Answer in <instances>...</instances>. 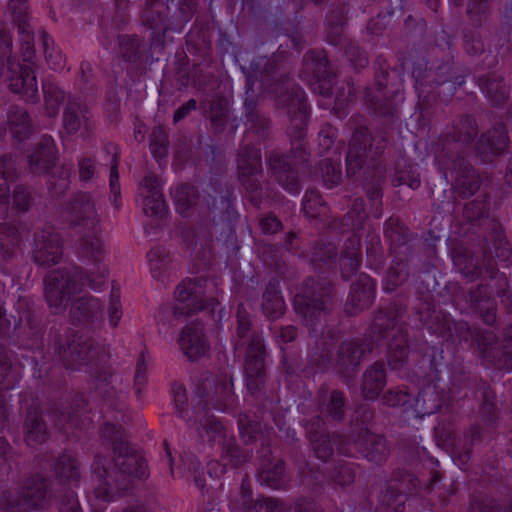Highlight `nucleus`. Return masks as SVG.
<instances>
[{"instance_id": "nucleus-20", "label": "nucleus", "mask_w": 512, "mask_h": 512, "mask_svg": "<svg viewBox=\"0 0 512 512\" xmlns=\"http://www.w3.org/2000/svg\"><path fill=\"white\" fill-rule=\"evenodd\" d=\"M352 441L356 450L369 462L384 463L390 453L387 440L383 435L372 433L369 429H361L357 434L352 431Z\"/></svg>"}, {"instance_id": "nucleus-47", "label": "nucleus", "mask_w": 512, "mask_h": 512, "mask_svg": "<svg viewBox=\"0 0 512 512\" xmlns=\"http://www.w3.org/2000/svg\"><path fill=\"white\" fill-rule=\"evenodd\" d=\"M56 476L63 482L76 484L80 478V462L71 452H63L54 463Z\"/></svg>"}, {"instance_id": "nucleus-49", "label": "nucleus", "mask_w": 512, "mask_h": 512, "mask_svg": "<svg viewBox=\"0 0 512 512\" xmlns=\"http://www.w3.org/2000/svg\"><path fill=\"white\" fill-rule=\"evenodd\" d=\"M375 66V85L378 92L397 89L401 82V74L398 70L392 69L387 65V62L381 56L377 57L374 63Z\"/></svg>"}, {"instance_id": "nucleus-23", "label": "nucleus", "mask_w": 512, "mask_h": 512, "mask_svg": "<svg viewBox=\"0 0 512 512\" xmlns=\"http://www.w3.org/2000/svg\"><path fill=\"white\" fill-rule=\"evenodd\" d=\"M139 193L143 198V212L150 217L161 218L166 212V202L156 175L149 174L139 184Z\"/></svg>"}, {"instance_id": "nucleus-61", "label": "nucleus", "mask_w": 512, "mask_h": 512, "mask_svg": "<svg viewBox=\"0 0 512 512\" xmlns=\"http://www.w3.org/2000/svg\"><path fill=\"white\" fill-rule=\"evenodd\" d=\"M186 45L190 53L207 54L211 45L208 30L196 25L193 26L186 35Z\"/></svg>"}, {"instance_id": "nucleus-63", "label": "nucleus", "mask_w": 512, "mask_h": 512, "mask_svg": "<svg viewBox=\"0 0 512 512\" xmlns=\"http://www.w3.org/2000/svg\"><path fill=\"white\" fill-rule=\"evenodd\" d=\"M414 395L404 386L388 389L382 396L381 401L388 407H412Z\"/></svg>"}, {"instance_id": "nucleus-10", "label": "nucleus", "mask_w": 512, "mask_h": 512, "mask_svg": "<svg viewBox=\"0 0 512 512\" xmlns=\"http://www.w3.org/2000/svg\"><path fill=\"white\" fill-rule=\"evenodd\" d=\"M333 286L327 281L309 279L305 282V289L294 299V309L302 318L305 325L312 328L320 323L332 310Z\"/></svg>"}, {"instance_id": "nucleus-31", "label": "nucleus", "mask_w": 512, "mask_h": 512, "mask_svg": "<svg viewBox=\"0 0 512 512\" xmlns=\"http://www.w3.org/2000/svg\"><path fill=\"white\" fill-rule=\"evenodd\" d=\"M62 125L69 135L76 134L83 127L89 128V110L79 98L68 96L63 109Z\"/></svg>"}, {"instance_id": "nucleus-7", "label": "nucleus", "mask_w": 512, "mask_h": 512, "mask_svg": "<svg viewBox=\"0 0 512 512\" xmlns=\"http://www.w3.org/2000/svg\"><path fill=\"white\" fill-rule=\"evenodd\" d=\"M55 351L66 369L79 371L85 368L89 375L104 365L108 358L102 345L78 333L67 335L64 342L56 345Z\"/></svg>"}, {"instance_id": "nucleus-56", "label": "nucleus", "mask_w": 512, "mask_h": 512, "mask_svg": "<svg viewBox=\"0 0 512 512\" xmlns=\"http://www.w3.org/2000/svg\"><path fill=\"white\" fill-rule=\"evenodd\" d=\"M229 113V101L226 97L216 94L212 97L209 110H208V118L214 128L215 132L223 131Z\"/></svg>"}, {"instance_id": "nucleus-8", "label": "nucleus", "mask_w": 512, "mask_h": 512, "mask_svg": "<svg viewBox=\"0 0 512 512\" xmlns=\"http://www.w3.org/2000/svg\"><path fill=\"white\" fill-rule=\"evenodd\" d=\"M91 278L83 268L74 266L50 272L44 278V295L53 314L63 313L72 295L81 291Z\"/></svg>"}, {"instance_id": "nucleus-45", "label": "nucleus", "mask_w": 512, "mask_h": 512, "mask_svg": "<svg viewBox=\"0 0 512 512\" xmlns=\"http://www.w3.org/2000/svg\"><path fill=\"white\" fill-rule=\"evenodd\" d=\"M397 93V89L375 92L372 88H367L365 99L368 108L379 116H393L396 112V106L392 101V96Z\"/></svg>"}, {"instance_id": "nucleus-54", "label": "nucleus", "mask_w": 512, "mask_h": 512, "mask_svg": "<svg viewBox=\"0 0 512 512\" xmlns=\"http://www.w3.org/2000/svg\"><path fill=\"white\" fill-rule=\"evenodd\" d=\"M193 425L195 426L199 436L204 438L206 435L208 436L209 441L216 440V438L223 440L224 437H228L226 429L222 423L213 415L204 413L203 415L197 416L193 420Z\"/></svg>"}, {"instance_id": "nucleus-39", "label": "nucleus", "mask_w": 512, "mask_h": 512, "mask_svg": "<svg viewBox=\"0 0 512 512\" xmlns=\"http://www.w3.org/2000/svg\"><path fill=\"white\" fill-rule=\"evenodd\" d=\"M24 440L29 446L44 443L49 437V431L42 414L36 408H30L23 424Z\"/></svg>"}, {"instance_id": "nucleus-59", "label": "nucleus", "mask_w": 512, "mask_h": 512, "mask_svg": "<svg viewBox=\"0 0 512 512\" xmlns=\"http://www.w3.org/2000/svg\"><path fill=\"white\" fill-rule=\"evenodd\" d=\"M263 173H239L238 179L246 193V197L255 207L259 208L262 202L263 189L260 177Z\"/></svg>"}, {"instance_id": "nucleus-51", "label": "nucleus", "mask_w": 512, "mask_h": 512, "mask_svg": "<svg viewBox=\"0 0 512 512\" xmlns=\"http://www.w3.org/2000/svg\"><path fill=\"white\" fill-rule=\"evenodd\" d=\"M419 315L420 321L433 333L444 338L450 336L451 322L445 314L427 306L425 310L419 312Z\"/></svg>"}, {"instance_id": "nucleus-27", "label": "nucleus", "mask_w": 512, "mask_h": 512, "mask_svg": "<svg viewBox=\"0 0 512 512\" xmlns=\"http://www.w3.org/2000/svg\"><path fill=\"white\" fill-rule=\"evenodd\" d=\"M69 315L73 323L91 325L103 320V304L92 295H84L73 300Z\"/></svg>"}, {"instance_id": "nucleus-35", "label": "nucleus", "mask_w": 512, "mask_h": 512, "mask_svg": "<svg viewBox=\"0 0 512 512\" xmlns=\"http://www.w3.org/2000/svg\"><path fill=\"white\" fill-rule=\"evenodd\" d=\"M384 236L390 241V251L394 255L411 254V234L398 217H390L384 224Z\"/></svg>"}, {"instance_id": "nucleus-12", "label": "nucleus", "mask_w": 512, "mask_h": 512, "mask_svg": "<svg viewBox=\"0 0 512 512\" xmlns=\"http://www.w3.org/2000/svg\"><path fill=\"white\" fill-rule=\"evenodd\" d=\"M196 393L204 402L203 409L210 406L219 411H227L237 400L232 376L226 372L204 378Z\"/></svg>"}, {"instance_id": "nucleus-13", "label": "nucleus", "mask_w": 512, "mask_h": 512, "mask_svg": "<svg viewBox=\"0 0 512 512\" xmlns=\"http://www.w3.org/2000/svg\"><path fill=\"white\" fill-rule=\"evenodd\" d=\"M299 77L307 82L315 93L324 97L331 96L334 73L329 67L325 51H307L303 56Z\"/></svg>"}, {"instance_id": "nucleus-32", "label": "nucleus", "mask_w": 512, "mask_h": 512, "mask_svg": "<svg viewBox=\"0 0 512 512\" xmlns=\"http://www.w3.org/2000/svg\"><path fill=\"white\" fill-rule=\"evenodd\" d=\"M56 149L50 136L41 137L32 153L28 155V167L32 174H46L55 165Z\"/></svg>"}, {"instance_id": "nucleus-41", "label": "nucleus", "mask_w": 512, "mask_h": 512, "mask_svg": "<svg viewBox=\"0 0 512 512\" xmlns=\"http://www.w3.org/2000/svg\"><path fill=\"white\" fill-rule=\"evenodd\" d=\"M477 82L492 105L501 106L509 98L510 88L500 75L488 73L479 77Z\"/></svg>"}, {"instance_id": "nucleus-21", "label": "nucleus", "mask_w": 512, "mask_h": 512, "mask_svg": "<svg viewBox=\"0 0 512 512\" xmlns=\"http://www.w3.org/2000/svg\"><path fill=\"white\" fill-rule=\"evenodd\" d=\"M178 343L183 354L191 361H197L209 351V341L204 332V324L195 320L185 325Z\"/></svg>"}, {"instance_id": "nucleus-25", "label": "nucleus", "mask_w": 512, "mask_h": 512, "mask_svg": "<svg viewBox=\"0 0 512 512\" xmlns=\"http://www.w3.org/2000/svg\"><path fill=\"white\" fill-rule=\"evenodd\" d=\"M406 311L407 305L402 302H395L385 310H380L374 318L372 332L382 338L399 335L400 327L405 330L400 320Z\"/></svg>"}, {"instance_id": "nucleus-14", "label": "nucleus", "mask_w": 512, "mask_h": 512, "mask_svg": "<svg viewBox=\"0 0 512 512\" xmlns=\"http://www.w3.org/2000/svg\"><path fill=\"white\" fill-rule=\"evenodd\" d=\"M266 349L256 336L247 347L244 359V374L246 388L254 398H259L266 392L267 371L265 367Z\"/></svg>"}, {"instance_id": "nucleus-60", "label": "nucleus", "mask_w": 512, "mask_h": 512, "mask_svg": "<svg viewBox=\"0 0 512 512\" xmlns=\"http://www.w3.org/2000/svg\"><path fill=\"white\" fill-rule=\"evenodd\" d=\"M147 259L152 276L164 281L171 262L169 252L163 247H154L147 253Z\"/></svg>"}, {"instance_id": "nucleus-5", "label": "nucleus", "mask_w": 512, "mask_h": 512, "mask_svg": "<svg viewBox=\"0 0 512 512\" xmlns=\"http://www.w3.org/2000/svg\"><path fill=\"white\" fill-rule=\"evenodd\" d=\"M197 9V0H145L142 22L152 31V45H163L167 33H181Z\"/></svg>"}, {"instance_id": "nucleus-55", "label": "nucleus", "mask_w": 512, "mask_h": 512, "mask_svg": "<svg viewBox=\"0 0 512 512\" xmlns=\"http://www.w3.org/2000/svg\"><path fill=\"white\" fill-rule=\"evenodd\" d=\"M0 175L5 181V184L0 185V205L7 206L11 192L8 182H13L18 176L16 163L12 155L0 156Z\"/></svg>"}, {"instance_id": "nucleus-52", "label": "nucleus", "mask_w": 512, "mask_h": 512, "mask_svg": "<svg viewBox=\"0 0 512 512\" xmlns=\"http://www.w3.org/2000/svg\"><path fill=\"white\" fill-rule=\"evenodd\" d=\"M42 91L44 98V110L47 116L56 117L60 106L67 101L66 93L56 83L50 80L43 81Z\"/></svg>"}, {"instance_id": "nucleus-37", "label": "nucleus", "mask_w": 512, "mask_h": 512, "mask_svg": "<svg viewBox=\"0 0 512 512\" xmlns=\"http://www.w3.org/2000/svg\"><path fill=\"white\" fill-rule=\"evenodd\" d=\"M309 440L316 457L324 462L332 457L335 449L342 455H350L347 439L339 434L320 435Z\"/></svg>"}, {"instance_id": "nucleus-17", "label": "nucleus", "mask_w": 512, "mask_h": 512, "mask_svg": "<svg viewBox=\"0 0 512 512\" xmlns=\"http://www.w3.org/2000/svg\"><path fill=\"white\" fill-rule=\"evenodd\" d=\"M206 284L205 278H196L185 280L177 286L175 298L178 303L173 308L175 317L188 316L206 307Z\"/></svg>"}, {"instance_id": "nucleus-34", "label": "nucleus", "mask_w": 512, "mask_h": 512, "mask_svg": "<svg viewBox=\"0 0 512 512\" xmlns=\"http://www.w3.org/2000/svg\"><path fill=\"white\" fill-rule=\"evenodd\" d=\"M475 341L479 355L489 364L501 369L503 357V341H499L493 331L475 329Z\"/></svg>"}, {"instance_id": "nucleus-1", "label": "nucleus", "mask_w": 512, "mask_h": 512, "mask_svg": "<svg viewBox=\"0 0 512 512\" xmlns=\"http://www.w3.org/2000/svg\"><path fill=\"white\" fill-rule=\"evenodd\" d=\"M269 87V91L275 94L276 109L286 110L289 116L287 136L291 145L290 154L294 161L291 163L288 155L274 149L267 157V166L279 185L289 193L297 194L301 190V184L295 167L307 163L309 159L306 148L309 111L305 93L300 86H284V82H281L280 86L277 83L270 84Z\"/></svg>"}, {"instance_id": "nucleus-44", "label": "nucleus", "mask_w": 512, "mask_h": 512, "mask_svg": "<svg viewBox=\"0 0 512 512\" xmlns=\"http://www.w3.org/2000/svg\"><path fill=\"white\" fill-rule=\"evenodd\" d=\"M7 124L14 138L22 141L32 133V122L28 111L20 106L12 105L8 109Z\"/></svg>"}, {"instance_id": "nucleus-33", "label": "nucleus", "mask_w": 512, "mask_h": 512, "mask_svg": "<svg viewBox=\"0 0 512 512\" xmlns=\"http://www.w3.org/2000/svg\"><path fill=\"white\" fill-rule=\"evenodd\" d=\"M256 336H258L261 343L264 345L262 335L253 329L251 314L248 312L243 303L238 304L236 310L235 335L233 339L235 356L240 357L241 352L239 349L244 346H246V348L249 347Z\"/></svg>"}, {"instance_id": "nucleus-43", "label": "nucleus", "mask_w": 512, "mask_h": 512, "mask_svg": "<svg viewBox=\"0 0 512 512\" xmlns=\"http://www.w3.org/2000/svg\"><path fill=\"white\" fill-rule=\"evenodd\" d=\"M20 364L16 361L14 353L7 347L0 345V387L2 390L12 389L18 382Z\"/></svg>"}, {"instance_id": "nucleus-9", "label": "nucleus", "mask_w": 512, "mask_h": 512, "mask_svg": "<svg viewBox=\"0 0 512 512\" xmlns=\"http://www.w3.org/2000/svg\"><path fill=\"white\" fill-rule=\"evenodd\" d=\"M362 116H352L347 126L352 131V137L346 155V171L348 176L356 175L364 166L366 159L376 158L385 148V138L382 135L372 136L363 124Z\"/></svg>"}, {"instance_id": "nucleus-40", "label": "nucleus", "mask_w": 512, "mask_h": 512, "mask_svg": "<svg viewBox=\"0 0 512 512\" xmlns=\"http://www.w3.org/2000/svg\"><path fill=\"white\" fill-rule=\"evenodd\" d=\"M261 308L263 314L270 321H275L284 315L286 305L281 295L278 280H270L265 287L262 295Z\"/></svg>"}, {"instance_id": "nucleus-29", "label": "nucleus", "mask_w": 512, "mask_h": 512, "mask_svg": "<svg viewBox=\"0 0 512 512\" xmlns=\"http://www.w3.org/2000/svg\"><path fill=\"white\" fill-rule=\"evenodd\" d=\"M90 378L96 392L104 399H117L126 392L122 378L107 368L105 364L92 372Z\"/></svg>"}, {"instance_id": "nucleus-24", "label": "nucleus", "mask_w": 512, "mask_h": 512, "mask_svg": "<svg viewBox=\"0 0 512 512\" xmlns=\"http://www.w3.org/2000/svg\"><path fill=\"white\" fill-rule=\"evenodd\" d=\"M465 301L473 312L477 313L485 324L493 325L496 320V302L486 285H477L464 294Z\"/></svg>"}, {"instance_id": "nucleus-46", "label": "nucleus", "mask_w": 512, "mask_h": 512, "mask_svg": "<svg viewBox=\"0 0 512 512\" xmlns=\"http://www.w3.org/2000/svg\"><path fill=\"white\" fill-rule=\"evenodd\" d=\"M219 444L221 447L220 457L224 466L237 468L248 462L251 457L247 449H242L237 444L234 436L224 437L223 440H219Z\"/></svg>"}, {"instance_id": "nucleus-36", "label": "nucleus", "mask_w": 512, "mask_h": 512, "mask_svg": "<svg viewBox=\"0 0 512 512\" xmlns=\"http://www.w3.org/2000/svg\"><path fill=\"white\" fill-rule=\"evenodd\" d=\"M258 481L274 490H286L290 479L285 470V463L281 459H272L261 464L258 472Z\"/></svg>"}, {"instance_id": "nucleus-42", "label": "nucleus", "mask_w": 512, "mask_h": 512, "mask_svg": "<svg viewBox=\"0 0 512 512\" xmlns=\"http://www.w3.org/2000/svg\"><path fill=\"white\" fill-rule=\"evenodd\" d=\"M388 343L387 362L392 370H402L408 362L409 346L407 332L401 327Z\"/></svg>"}, {"instance_id": "nucleus-6", "label": "nucleus", "mask_w": 512, "mask_h": 512, "mask_svg": "<svg viewBox=\"0 0 512 512\" xmlns=\"http://www.w3.org/2000/svg\"><path fill=\"white\" fill-rule=\"evenodd\" d=\"M4 78L9 90L26 101L39 102L36 73L31 65L20 64L12 56V36L0 27V80Z\"/></svg>"}, {"instance_id": "nucleus-58", "label": "nucleus", "mask_w": 512, "mask_h": 512, "mask_svg": "<svg viewBox=\"0 0 512 512\" xmlns=\"http://www.w3.org/2000/svg\"><path fill=\"white\" fill-rule=\"evenodd\" d=\"M393 183L395 186L407 185L412 189H417L421 181L416 164L409 163L405 159L398 161Z\"/></svg>"}, {"instance_id": "nucleus-11", "label": "nucleus", "mask_w": 512, "mask_h": 512, "mask_svg": "<svg viewBox=\"0 0 512 512\" xmlns=\"http://www.w3.org/2000/svg\"><path fill=\"white\" fill-rule=\"evenodd\" d=\"M436 158L446 178L450 173L452 190L457 196L465 199L478 191L481 185L480 175L464 156L454 154V151L444 145Z\"/></svg>"}, {"instance_id": "nucleus-4", "label": "nucleus", "mask_w": 512, "mask_h": 512, "mask_svg": "<svg viewBox=\"0 0 512 512\" xmlns=\"http://www.w3.org/2000/svg\"><path fill=\"white\" fill-rule=\"evenodd\" d=\"M252 74L247 76L246 80V98L244 101V124L246 133L261 144L269 142L273 138V122L269 115L259 109L258 98L253 90L254 80L260 79L262 85L268 91L270 84H279L284 82V86L295 85L290 82V78L285 73H279L278 64L273 59L266 57L259 58L251 63ZM273 99L275 94L272 93Z\"/></svg>"}, {"instance_id": "nucleus-28", "label": "nucleus", "mask_w": 512, "mask_h": 512, "mask_svg": "<svg viewBox=\"0 0 512 512\" xmlns=\"http://www.w3.org/2000/svg\"><path fill=\"white\" fill-rule=\"evenodd\" d=\"M375 283L371 277L361 274L357 281L352 284L351 290L345 304V311L349 315L367 309L374 297Z\"/></svg>"}, {"instance_id": "nucleus-53", "label": "nucleus", "mask_w": 512, "mask_h": 512, "mask_svg": "<svg viewBox=\"0 0 512 512\" xmlns=\"http://www.w3.org/2000/svg\"><path fill=\"white\" fill-rule=\"evenodd\" d=\"M481 431L477 425L471 426L464 433L463 438L453 449L454 459L461 465H465L471 459L473 447L480 443Z\"/></svg>"}, {"instance_id": "nucleus-62", "label": "nucleus", "mask_w": 512, "mask_h": 512, "mask_svg": "<svg viewBox=\"0 0 512 512\" xmlns=\"http://www.w3.org/2000/svg\"><path fill=\"white\" fill-rule=\"evenodd\" d=\"M118 39L121 57L127 62L136 63L142 56L143 41L135 35H122Z\"/></svg>"}, {"instance_id": "nucleus-22", "label": "nucleus", "mask_w": 512, "mask_h": 512, "mask_svg": "<svg viewBox=\"0 0 512 512\" xmlns=\"http://www.w3.org/2000/svg\"><path fill=\"white\" fill-rule=\"evenodd\" d=\"M508 144L507 130L502 123H498L480 136L474 150L482 161L490 162L494 157L503 154Z\"/></svg>"}, {"instance_id": "nucleus-3", "label": "nucleus", "mask_w": 512, "mask_h": 512, "mask_svg": "<svg viewBox=\"0 0 512 512\" xmlns=\"http://www.w3.org/2000/svg\"><path fill=\"white\" fill-rule=\"evenodd\" d=\"M336 341L333 331L323 332L315 340L310 352V362L319 371H326L333 363L336 373L345 381L352 379L362 362L374 349V342L369 336L348 338L337 347L333 357L332 347Z\"/></svg>"}, {"instance_id": "nucleus-64", "label": "nucleus", "mask_w": 512, "mask_h": 512, "mask_svg": "<svg viewBox=\"0 0 512 512\" xmlns=\"http://www.w3.org/2000/svg\"><path fill=\"white\" fill-rule=\"evenodd\" d=\"M28 9L27 0H9L8 2V10L14 24L18 27L19 33L27 32L31 29Z\"/></svg>"}, {"instance_id": "nucleus-15", "label": "nucleus", "mask_w": 512, "mask_h": 512, "mask_svg": "<svg viewBox=\"0 0 512 512\" xmlns=\"http://www.w3.org/2000/svg\"><path fill=\"white\" fill-rule=\"evenodd\" d=\"M100 231L80 230L81 239L79 241V256L92 261L96 271H90L88 286L92 289H98L104 285L108 278V269L102 265L104 259V248L102 240L99 237Z\"/></svg>"}, {"instance_id": "nucleus-48", "label": "nucleus", "mask_w": 512, "mask_h": 512, "mask_svg": "<svg viewBox=\"0 0 512 512\" xmlns=\"http://www.w3.org/2000/svg\"><path fill=\"white\" fill-rule=\"evenodd\" d=\"M409 278L408 255H395L385 278L384 289L393 292Z\"/></svg>"}, {"instance_id": "nucleus-18", "label": "nucleus", "mask_w": 512, "mask_h": 512, "mask_svg": "<svg viewBox=\"0 0 512 512\" xmlns=\"http://www.w3.org/2000/svg\"><path fill=\"white\" fill-rule=\"evenodd\" d=\"M62 240L52 228L41 229L34 234L32 258L41 267H51L62 258Z\"/></svg>"}, {"instance_id": "nucleus-2", "label": "nucleus", "mask_w": 512, "mask_h": 512, "mask_svg": "<svg viewBox=\"0 0 512 512\" xmlns=\"http://www.w3.org/2000/svg\"><path fill=\"white\" fill-rule=\"evenodd\" d=\"M101 437L112 447V463L96 455L91 466L95 497L110 502L132 488L134 479L148 476L145 459L129 444L120 425L106 423Z\"/></svg>"}, {"instance_id": "nucleus-57", "label": "nucleus", "mask_w": 512, "mask_h": 512, "mask_svg": "<svg viewBox=\"0 0 512 512\" xmlns=\"http://www.w3.org/2000/svg\"><path fill=\"white\" fill-rule=\"evenodd\" d=\"M493 0H467L466 15L474 28L481 27L491 16Z\"/></svg>"}, {"instance_id": "nucleus-38", "label": "nucleus", "mask_w": 512, "mask_h": 512, "mask_svg": "<svg viewBox=\"0 0 512 512\" xmlns=\"http://www.w3.org/2000/svg\"><path fill=\"white\" fill-rule=\"evenodd\" d=\"M386 374L383 362H375L368 366L361 381V394L366 400H375L379 397L386 385Z\"/></svg>"}, {"instance_id": "nucleus-16", "label": "nucleus", "mask_w": 512, "mask_h": 512, "mask_svg": "<svg viewBox=\"0 0 512 512\" xmlns=\"http://www.w3.org/2000/svg\"><path fill=\"white\" fill-rule=\"evenodd\" d=\"M66 219L74 228L100 231L96 201L90 193L78 192L65 206Z\"/></svg>"}, {"instance_id": "nucleus-19", "label": "nucleus", "mask_w": 512, "mask_h": 512, "mask_svg": "<svg viewBox=\"0 0 512 512\" xmlns=\"http://www.w3.org/2000/svg\"><path fill=\"white\" fill-rule=\"evenodd\" d=\"M48 480L40 475H32L26 478L19 486L17 497L10 506H17L22 510L42 508L47 501Z\"/></svg>"}, {"instance_id": "nucleus-50", "label": "nucleus", "mask_w": 512, "mask_h": 512, "mask_svg": "<svg viewBox=\"0 0 512 512\" xmlns=\"http://www.w3.org/2000/svg\"><path fill=\"white\" fill-rule=\"evenodd\" d=\"M237 172L263 173L260 149L252 144L241 146L237 153Z\"/></svg>"}, {"instance_id": "nucleus-30", "label": "nucleus", "mask_w": 512, "mask_h": 512, "mask_svg": "<svg viewBox=\"0 0 512 512\" xmlns=\"http://www.w3.org/2000/svg\"><path fill=\"white\" fill-rule=\"evenodd\" d=\"M318 409L335 422H342L346 416V397L340 390L322 385L317 392Z\"/></svg>"}, {"instance_id": "nucleus-26", "label": "nucleus", "mask_w": 512, "mask_h": 512, "mask_svg": "<svg viewBox=\"0 0 512 512\" xmlns=\"http://www.w3.org/2000/svg\"><path fill=\"white\" fill-rule=\"evenodd\" d=\"M478 134V126L474 117L461 116L453 125V130L441 140V150L449 147L454 154H460V147L469 145Z\"/></svg>"}]
</instances>
